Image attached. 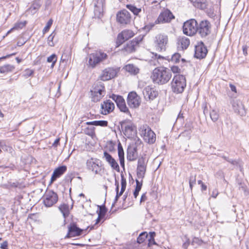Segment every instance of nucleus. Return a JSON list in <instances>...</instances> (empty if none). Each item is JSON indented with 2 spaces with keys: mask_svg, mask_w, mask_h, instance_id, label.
I'll use <instances>...</instances> for the list:
<instances>
[{
  "mask_svg": "<svg viewBox=\"0 0 249 249\" xmlns=\"http://www.w3.org/2000/svg\"><path fill=\"white\" fill-rule=\"evenodd\" d=\"M190 243V240L189 239H187L186 242L183 243V244L182 245V247L184 249H187L188 246H189Z\"/></svg>",
  "mask_w": 249,
  "mask_h": 249,
  "instance_id": "obj_58",
  "label": "nucleus"
},
{
  "mask_svg": "<svg viewBox=\"0 0 249 249\" xmlns=\"http://www.w3.org/2000/svg\"><path fill=\"white\" fill-rule=\"evenodd\" d=\"M218 195V192L216 189H215L213 191L211 196L213 198H216Z\"/></svg>",
  "mask_w": 249,
  "mask_h": 249,
  "instance_id": "obj_59",
  "label": "nucleus"
},
{
  "mask_svg": "<svg viewBox=\"0 0 249 249\" xmlns=\"http://www.w3.org/2000/svg\"><path fill=\"white\" fill-rule=\"evenodd\" d=\"M87 168L96 174H98L101 170V162L99 160L95 158H91L87 161Z\"/></svg>",
  "mask_w": 249,
  "mask_h": 249,
  "instance_id": "obj_11",
  "label": "nucleus"
},
{
  "mask_svg": "<svg viewBox=\"0 0 249 249\" xmlns=\"http://www.w3.org/2000/svg\"><path fill=\"white\" fill-rule=\"evenodd\" d=\"M193 5L200 9H205L207 8L208 3L206 0H189Z\"/></svg>",
  "mask_w": 249,
  "mask_h": 249,
  "instance_id": "obj_28",
  "label": "nucleus"
},
{
  "mask_svg": "<svg viewBox=\"0 0 249 249\" xmlns=\"http://www.w3.org/2000/svg\"><path fill=\"white\" fill-rule=\"evenodd\" d=\"M92 100L94 102L99 101L106 94L104 85L101 82L93 84L90 90Z\"/></svg>",
  "mask_w": 249,
  "mask_h": 249,
  "instance_id": "obj_3",
  "label": "nucleus"
},
{
  "mask_svg": "<svg viewBox=\"0 0 249 249\" xmlns=\"http://www.w3.org/2000/svg\"><path fill=\"white\" fill-rule=\"evenodd\" d=\"M108 122L107 121H94V125L106 126L107 125Z\"/></svg>",
  "mask_w": 249,
  "mask_h": 249,
  "instance_id": "obj_50",
  "label": "nucleus"
},
{
  "mask_svg": "<svg viewBox=\"0 0 249 249\" xmlns=\"http://www.w3.org/2000/svg\"><path fill=\"white\" fill-rule=\"evenodd\" d=\"M142 40V37L135 38L131 42L127 43L124 47V51L127 53H131L135 51L137 46Z\"/></svg>",
  "mask_w": 249,
  "mask_h": 249,
  "instance_id": "obj_25",
  "label": "nucleus"
},
{
  "mask_svg": "<svg viewBox=\"0 0 249 249\" xmlns=\"http://www.w3.org/2000/svg\"><path fill=\"white\" fill-rule=\"evenodd\" d=\"M210 115L213 122H216L219 118L218 111L216 109H213L210 113Z\"/></svg>",
  "mask_w": 249,
  "mask_h": 249,
  "instance_id": "obj_40",
  "label": "nucleus"
},
{
  "mask_svg": "<svg viewBox=\"0 0 249 249\" xmlns=\"http://www.w3.org/2000/svg\"><path fill=\"white\" fill-rule=\"evenodd\" d=\"M15 69L13 65L7 64L0 67V72L1 73L12 71Z\"/></svg>",
  "mask_w": 249,
  "mask_h": 249,
  "instance_id": "obj_34",
  "label": "nucleus"
},
{
  "mask_svg": "<svg viewBox=\"0 0 249 249\" xmlns=\"http://www.w3.org/2000/svg\"><path fill=\"white\" fill-rule=\"evenodd\" d=\"M139 131L141 136L146 142L149 144H153L156 141V136L155 133L147 125L145 124L141 126Z\"/></svg>",
  "mask_w": 249,
  "mask_h": 249,
  "instance_id": "obj_6",
  "label": "nucleus"
},
{
  "mask_svg": "<svg viewBox=\"0 0 249 249\" xmlns=\"http://www.w3.org/2000/svg\"><path fill=\"white\" fill-rule=\"evenodd\" d=\"M99 207L100 210L99 212H97L99 218H103L107 213V209L104 206H101Z\"/></svg>",
  "mask_w": 249,
  "mask_h": 249,
  "instance_id": "obj_44",
  "label": "nucleus"
},
{
  "mask_svg": "<svg viewBox=\"0 0 249 249\" xmlns=\"http://www.w3.org/2000/svg\"><path fill=\"white\" fill-rule=\"evenodd\" d=\"M178 48L179 50L186 49L190 44V40L188 37L180 36L178 39Z\"/></svg>",
  "mask_w": 249,
  "mask_h": 249,
  "instance_id": "obj_27",
  "label": "nucleus"
},
{
  "mask_svg": "<svg viewBox=\"0 0 249 249\" xmlns=\"http://www.w3.org/2000/svg\"><path fill=\"white\" fill-rule=\"evenodd\" d=\"M203 243V241L202 240L196 237H194L193 238L192 241L191 242V244L193 246L196 245L197 246H201Z\"/></svg>",
  "mask_w": 249,
  "mask_h": 249,
  "instance_id": "obj_45",
  "label": "nucleus"
},
{
  "mask_svg": "<svg viewBox=\"0 0 249 249\" xmlns=\"http://www.w3.org/2000/svg\"><path fill=\"white\" fill-rule=\"evenodd\" d=\"M52 24H53V20L52 19H50L48 21V22L46 24V25L45 26V27L44 28V29L43 30V34H45L46 32H47L49 30Z\"/></svg>",
  "mask_w": 249,
  "mask_h": 249,
  "instance_id": "obj_51",
  "label": "nucleus"
},
{
  "mask_svg": "<svg viewBox=\"0 0 249 249\" xmlns=\"http://www.w3.org/2000/svg\"><path fill=\"white\" fill-rule=\"evenodd\" d=\"M83 230L79 228L76 225L71 224L68 228V232L65 238L75 237L81 234Z\"/></svg>",
  "mask_w": 249,
  "mask_h": 249,
  "instance_id": "obj_22",
  "label": "nucleus"
},
{
  "mask_svg": "<svg viewBox=\"0 0 249 249\" xmlns=\"http://www.w3.org/2000/svg\"><path fill=\"white\" fill-rule=\"evenodd\" d=\"M114 103L110 100H107L101 104V113L106 115L112 111L114 108Z\"/></svg>",
  "mask_w": 249,
  "mask_h": 249,
  "instance_id": "obj_24",
  "label": "nucleus"
},
{
  "mask_svg": "<svg viewBox=\"0 0 249 249\" xmlns=\"http://www.w3.org/2000/svg\"><path fill=\"white\" fill-rule=\"evenodd\" d=\"M116 185H117L116 188V196L114 200V203H116V202L118 201V198L119 197L123 195L124 191H122V190L120 191V192H119V183L116 182Z\"/></svg>",
  "mask_w": 249,
  "mask_h": 249,
  "instance_id": "obj_49",
  "label": "nucleus"
},
{
  "mask_svg": "<svg viewBox=\"0 0 249 249\" xmlns=\"http://www.w3.org/2000/svg\"><path fill=\"white\" fill-rule=\"evenodd\" d=\"M105 4V0H95L94 13L95 17L100 18L102 16Z\"/></svg>",
  "mask_w": 249,
  "mask_h": 249,
  "instance_id": "obj_17",
  "label": "nucleus"
},
{
  "mask_svg": "<svg viewBox=\"0 0 249 249\" xmlns=\"http://www.w3.org/2000/svg\"><path fill=\"white\" fill-rule=\"evenodd\" d=\"M147 199V197L145 194H143L141 196L140 203L145 201Z\"/></svg>",
  "mask_w": 249,
  "mask_h": 249,
  "instance_id": "obj_62",
  "label": "nucleus"
},
{
  "mask_svg": "<svg viewBox=\"0 0 249 249\" xmlns=\"http://www.w3.org/2000/svg\"><path fill=\"white\" fill-rule=\"evenodd\" d=\"M124 69L131 74L136 75L139 72V69L133 64H127L125 66Z\"/></svg>",
  "mask_w": 249,
  "mask_h": 249,
  "instance_id": "obj_31",
  "label": "nucleus"
},
{
  "mask_svg": "<svg viewBox=\"0 0 249 249\" xmlns=\"http://www.w3.org/2000/svg\"><path fill=\"white\" fill-rule=\"evenodd\" d=\"M130 13L126 10H123L117 15L118 21L122 24H126L130 21Z\"/></svg>",
  "mask_w": 249,
  "mask_h": 249,
  "instance_id": "obj_20",
  "label": "nucleus"
},
{
  "mask_svg": "<svg viewBox=\"0 0 249 249\" xmlns=\"http://www.w3.org/2000/svg\"><path fill=\"white\" fill-rule=\"evenodd\" d=\"M143 94L145 99L148 101L154 99L157 96L158 93L150 86H147L144 89Z\"/></svg>",
  "mask_w": 249,
  "mask_h": 249,
  "instance_id": "obj_21",
  "label": "nucleus"
},
{
  "mask_svg": "<svg viewBox=\"0 0 249 249\" xmlns=\"http://www.w3.org/2000/svg\"><path fill=\"white\" fill-rule=\"evenodd\" d=\"M141 180H139V179L136 180V188L138 189H141L142 184V179H140Z\"/></svg>",
  "mask_w": 249,
  "mask_h": 249,
  "instance_id": "obj_55",
  "label": "nucleus"
},
{
  "mask_svg": "<svg viewBox=\"0 0 249 249\" xmlns=\"http://www.w3.org/2000/svg\"><path fill=\"white\" fill-rule=\"evenodd\" d=\"M126 186V179L124 178L123 176L121 177V189L122 191H124L125 190Z\"/></svg>",
  "mask_w": 249,
  "mask_h": 249,
  "instance_id": "obj_52",
  "label": "nucleus"
},
{
  "mask_svg": "<svg viewBox=\"0 0 249 249\" xmlns=\"http://www.w3.org/2000/svg\"><path fill=\"white\" fill-rule=\"evenodd\" d=\"M172 77L170 70L165 67H159L155 69L151 78L153 81L159 84H164L167 83Z\"/></svg>",
  "mask_w": 249,
  "mask_h": 249,
  "instance_id": "obj_1",
  "label": "nucleus"
},
{
  "mask_svg": "<svg viewBox=\"0 0 249 249\" xmlns=\"http://www.w3.org/2000/svg\"><path fill=\"white\" fill-rule=\"evenodd\" d=\"M245 245L247 249H249V237L247 239L245 242Z\"/></svg>",
  "mask_w": 249,
  "mask_h": 249,
  "instance_id": "obj_64",
  "label": "nucleus"
},
{
  "mask_svg": "<svg viewBox=\"0 0 249 249\" xmlns=\"http://www.w3.org/2000/svg\"><path fill=\"white\" fill-rule=\"evenodd\" d=\"M185 130L181 133V135L183 136H187L189 138L191 137V134L193 127L190 124H186L185 125Z\"/></svg>",
  "mask_w": 249,
  "mask_h": 249,
  "instance_id": "obj_37",
  "label": "nucleus"
},
{
  "mask_svg": "<svg viewBox=\"0 0 249 249\" xmlns=\"http://www.w3.org/2000/svg\"><path fill=\"white\" fill-rule=\"evenodd\" d=\"M141 103L140 97L135 92H130L127 96V104L132 108H136L139 106Z\"/></svg>",
  "mask_w": 249,
  "mask_h": 249,
  "instance_id": "obj_14",
  "label": "nucleus"
},
{
  "mask_svg": "<svg viewBox=\"0 0 249 249\" xmlns=\"http://www.w3.org/2000/svg\"><path fill=\"white\" fill-rule=\"evenodd\" d=\"M180 55L178 53H175L172 55L170 61L172 62L177 63L179 62L180 58Z\"/></svg>",
  "mask_w": 249,
  "mask_h": 249,
  "instance_id": "obj_46",
  "label": "nucleus"
},
{
  "mask_svg": "<svg viewBox=\"0 0 249 249\" xmlns=\"http://www.w3.org/2000/svg\"><path fill=\"white\" fill-rule=\"evenodd\" d=\"M135 33L131 30H124L117 36L116 43L118 46L123 44L124 41L132 37Z\"/></svg>",
  "mask_w": 249,
  "mask_h": 249,
  "instance_id": "obj_13",
  "label": "nucleus"
},
{
  "mask_svg": "<svg viewBox=\"0 0 249 249\" xmlns=\"http://www.w3.org/2000/svg\"><path fill=\"white\" fill-rule=\"evenodd\" d=\"M59 209L63 214L64 218L69 215V211L68 205L65 204H62L59 206Z\"/></svg>",
  "mask_w": 249,
  "mask_h": 249,
  "instance_id": "obj_35",
  "label": "nucleus"
},
{
  "mask_svg": "<svg viewBox=\"0 0 249 249\" xmlns=\"http://www.w3.org/2000/svg\"><path fill=\"white\" fill-rule=\"evenodd\" d=\"M40 6V3L39 0H36L28 9V11L31 13V14H34L36 12V10L39 8Z\"/></svg>",
  "mask_w": 249,
  "mask_h": 249,
  "instance_id": "obj_32",
  "label": "nucleus"
},
{
  "mask_svg": "<svg viewBox=\"0 0 249 249\" xmlns=\"http://www.w3.org/2000/svg\"><path fill=\"white\" fill-rule=\"evenodd\" d=\"M12 152V148L7 145L4 142H0V152L2 151Z\"/></svg>",
  "mask_w": 249,
  "mask_h": 249,
  "instance_id": "obj_42",
  "label": "nucleus"
},
{
  "mask_svg": "<svg viewBox=\"0 0 249 249\" xmlns=\"http://www.w3.org/2000/svg\"><path fill=\"white\" fill-rule=\"evenodd\" d=\"M124 127L123 132L124 135L128 138H132L136 134V129L134 124L131 123L124 124L122 126Z\"/></svg>",
  "mask_w": 249,
  "mask_h": 249,
  "instance_id": "obj_19",
  "label": "nucleus"
},
{
  "mask_svg": "<svg viewBox=\"0 0 249 249\" xmlns=\"http://www.w3.org/2000/svg\"><path fill=\"white\" fill-rule=\"evenodd\" d=\"M111 98L115 102L121 111L126 113L129 116H131L128 108L125 105V101L121 96L112 94Z\"/></svg>",
  "mask_w": 249,
  "mask_h": 249,
  "instance_id": "obj_10",
  "label": "nucleus"
},
{
  "mask_svg": "<svg viewBox=\"0 0 249 249\" xmlns=\"http://www.w3.org/2000/svg\"><path fill=\"white\" fill-rule=\"evenodd\" d=\"M34 73V71L29 69H26L23 72L22 76L27 78Z\"/></svg>",
  "mask_w": 249,
  "mask_h": 249,
  "instance_id": "obj_48",
  "label": "nucleus"
},
{
  "mask_svg": "<svg viewBox=\"0 0 249 249\" xmlns=\"http://www.w3.org/2000/svg\"><path fill=\"white\" fill-rule=\"evenodd\" d=\"M140 190H141V189L135 188V191L133 193V195L135 198H136L137 196H138Z\"/></svg>",
  "mask_w": 249,
  "mask_h": 249,
  "instance_id": "obj_61",
  "label": "nucleus"
},
{
  "mask_svg": "<svg viewBox=\"0 0 249 249\" xmlns=\"http://www.w3.org/2000/svg\"><path fill=\"white\" fill-rule=\"evenodd\" d=\"M59 141H60V139L59 138L56 139L54 141V142H53V145L54 147H57L58 146V145L59 144Z\"/></svg>",
  "mask_w": 249,
  "mask_h": 249,
  "instance_id": "obj_63",
  "label": "nucleus"
},
{
  "mask_svg": "<svg viewBox=\"0 0 249 249\" xmlns=\"http://www.w3.org/2000/svg\"><path fill=\"white\" fill-rule=\"evenodd\" d=\"M67 170V166L65 165L61 166L56 168L51 177V182L54 181L57 178L62 175Z\"/></svg>",
  "mask_w": 249,
  "mask_h": 249,
  "instance_id": "obj_26",
  "label": "nucleus"
},
{
  "mask_svg": "<svg viewBox=\"0 0 249 249\" xmlns=\"http://www.w3.org/2000/svg\"><path fill=\"white\" fill-rule=\"evenodd\" d=\"M156 235L155 232H150L149 235H148V246L150 247L153 245H156V243L155 241L154 237Z\"/></svg>",
  "mask_w": 249,
  "mask_h": 249,
  "instance_id": "obj_38",
  "label": "nucleus"
},
{
  "mask_svg": "<svg viewBox=\"0 0 249 249\" xmlns=\"http://www.w3.org/2000/svg\"><path fill=\"white\" fill-rule=\"evenodd\" d=\"M242 50L243 54L246 56L248 54V47L247 45H243L242 46Z\"/></svg>",
  "mask_w": 249,
  "mask_h": 249,
  "instance_id": "obj_60",
  "label": "nucleus"
},
{
  "mask_svg": "<svg viewBox=\"0 0 249 249\" xmlns=\"http://www.w3.org/2000/svg\"><path fill=\"white\" fill-rule=\"evenodd\" d=\"M169 42L168 36L165 34H158L154 39L155 49L159 52L165 51Z\"/></svg>",
  "mask_w": 249,
  "mask_h": 249,
  "instance_id": "obj_4",
  "label": "nucleus"
},
{
  "mask_svg": "<svg viewBox=\"0 0 249 249\" xmlns=\"http://www.w3.org/2000/svg\"><path fill=\"white\" fill-rule=\"evenodd\" d=\"M26 21L24 22H18L14 24V26L9 31H8L7 34H9L12 31L15 30H19L22 29L26 25Z\"/></svg>",
  "mask_w": 249,
  "mask_h": 249,
  "instance_id": "obj_36",
  "label": "nucleus"
},
{
  "mask_svg": "<svg viewBox=\"0 0 249 249\" xmlns=\"http://www.w3.org/2000/svg\"><path fill=\"white\" fill-rule=\"evenodd\" d=\"M196 177L191 176L190 177V180H189V185H190V188L191 190H192L193 185L196 184Z\"/></svg>",
  "mask_w": 249,
  "mask_h": 249,
  "instance_id": "obj_53",
  "label": "nucleus"
},
{
  "mask_svg": "<svg viewBox=\"0 0 249 249\" xmlns=\"http://www.w3.org/2000/svg\"><path fill=\"white\" fill-rule=\"evenodd\" d=\"M103 158H104L106 161L109 164L113 169H114L117 171H119V166L116 161V160L107 151L104 152Z\"/></svg>",
  "mask_w": 249,
  "mask_h": 249,
  "instance_id": "obj_23",
  "label": "nucleus"
},
{
  "mask_svg": "<svg viewBox=\"0 0 249 249\" xmlns=\"http://www.w3.org/2000/svg\"><path fill=\"white\" fill-rule=\"evenodd\" d=\"M56 35V33L54 31H53L48 37L47 39V43L49 46L51 47H53L54 46L55 43L53 42V40L54 36Z\"/></svg>",
  "mask_w": 249,
  "mask_h": 249,
  "instance_id": "obj_41",
  "label": "nucleus"
},
{
  "mask_svg": "<svg viewBox=\"0 0 249 249\" xmlns=\"http://www.w3.org/2000/svg\"><path fill=\"white\" fill-rule=\"evenodd\" d=\"M231 104L234 111L241 116H244L246 114V110L242 103L238 99H233L231 101Z\"/></svg>",
  "mask_w": 249,
  "mask_h": 249,
  "instance_id": "obj_16",
  "label": "nucleus"
},
{
  "mask_svg": "<svg viewBox=\"0 0 249 249\" xmlns=\"http://www.w3.org/2000/svg\"><path fill=\"white\" fill-rule=\"evenodd\" d=\"M57 61V57L55 54H53L47 58L48 62H52V66L53 67Z\"/></svg>",
  "mask_w": 249,
  "mask_h": 249,
  "instance_id": "obj_47",
  "label": "nucleus"
},
{
  "mask_svg": "<svg viewBox=\"0 0 249 249\" xmlns=\"http://www.w3.org/2000/svg\"><path fill=\"white\" fill-rule=\"evenodd\" d=\"M117 73V71L116 69L113 68H107L102 71L99 78L100 80L106 81L109 80L115 77Z\"/></svg>",
  "mask_w": 249,
  "mask_h": 249,
  "instance_id": "obj_12",
  "label": "nucleus"
},
{
  "mask_svg": "<svg viewBox=\"0 0 249 249\" xmlns=\"http://www.w3.org/2000/svg\"><path fill=\"white\" fill-rule=\"evenodd\" d=\"M174 18L172 13L168 9L162 12L159 15L157 19L155 21L156 24L170 22L171 19Z\"/></svg>",
  "mask_w": 249,
  "mask_h": 249,
  "instance_id": "obj_15",
  "label": "nucleus"
},
{
  "mask_svg": "<svg viewBox=\"0 0 249 249\" xmlns=\"http://www.w3.org/2000/svg\"><path fill=\"white\" fill-rule=\"evenodd\" d=\"M148 237V234L146 232H142L137 238V242L139 244L143 243Z\"/></svg>",
  "mask_w": 249,
  "mask_h": 249,
  "instance_id": "obj_43",
  "label": "nucleus"
},
{
  "mask_svg": "<svg viewBox=\"0 0 249 249\" xmlns=\"http://www.w3.org/2000/svg\"><path fill=\"white\" fill-rule=\"evenodd\" d=\"M171 71L174 73H178L179 72L180 69L178 66H173L171 67Z\"/></svg>",
  "mask_w": 249,
  "mask_h": 249,
  "instance_id": "obj_57",
  "label": "nucleus"
},
{
  "mask_svg": "<svg viewBox=\"0 0 249 249\" xmlns=\"http://www.w3.org/2000/svg\"><path fill=\"white\" fill-rule=\"evenodd\" d=\"M197 23L194 19H191L184 23L183 26V33L187 36H191L197 32Z\"/></svg>",
  "mask_w": 249,
  "mask_h": 249,
  "instance_id": "obj_7",
  "label": "nucleus"
},
{
  "mask_svg": "<svg viewBox=\"0 0 249 249\" xmlns=\"http://www.w3.org/2000/svg\"><path fill=\"white\" fill-rule=\"evenodd\" d=\"M211 25L208 20H202L197 25V32L202 37H205L211 33Z\"/></svg>",
  "mask_w": 249,
  "mask_h": 249,
  "instance_id": "obj_9",
  "label": "nucleus"
},
{
  "mask_svg": "<svg viewBox=\"0 0 249 249\" xmlns=\"http://www.w3.org/2000/svg\"><path fill=\"white\" fill-rule=\"evenodd\" d=\"M142 166H146L145 159L143 158H140L138 160L137 166L142 167Z\"/></svg>",
  "mask_w": 249,
  "mask_h": 249,
  "instance_id": "obj_54",
  "label": "nucleus"
},
{
  "mask_svg": "<svg viewBox=\"0 0 249 249\" xmlns=\"http://www.w3.org/2000/svg\"><path fill=\"white\" fill-rule=\"evenodd\" d=\"M137 157L136 150L135 148L129 147L127 151V159L129 161L135 160Z\"/></svg>",
  "mask_w": 249,
  "mask_h": 249,
  "instance_id": "obj_29",
  "label": "nucleus"
},
{
  "mask_svg": "<svg viewBox=\"0 0 249 249\" xmlns=\"http://www.w3.org/2000/svg\"><path fill=\"white\" fill-rule=\"evenodd\" d=\"M8 242L7 241H4L0 244V248L1 249H8Z\"/></svg>",
  "mask_w": 249,
  "mask_h": 249,
  "instance_id": "obj_56",
  "label": "nucleus"
},
{
  "mask_svg": "<svg viewBox=\"0 0 249 249\" xmlns=\"http://www.w3.org/2000/svg\"><path fill=\"white\" fill-rule=\"evenodd\" d=\"M43 199L44 205L47 207H50L57 201V195L54 192L49 190L43 196Z\"/></svg>",
  "mask_w": 249,
  "mask_h": 249,
  "instance_id": "obj_8",
  "label": "nucleus"
},
{
  "mask_svg": "<svg viewBox=\"0 0 249 249\" xmlns=\"http://www.w3.org/2000/svg\"><path fill=\"white\" fill-rule=\"evenodd\" d=\"M118 157L120 160L121 166L124 168V152L123 147L120 142L118 144Z\"/></svg>",
  "mask_w": 249,
  "mask_h": 249,
  "instance_id": "obj_30",
  "label": "nucleus"
},
{
  "mask_svg": "<svg viewBox=\"0 0 249 249\" xmlns=\"http://www.w3.org/2000/svg\"><path fill=\"white\" fill-rule=\"evenodd\" d=\"M146 166H142V167L137 166V174L138 178L139 179H142L144 178L146 171Z\"/></svg>",
  "mask_w": 249,
  "mask_h": 249,
  "instance_id": "obj_33",
  "label": "nucleus"
},
{
  "mask_svg": "<svg viewBox=\"0 0 249 249\" xmlns=\"http://www.w3.org/2000/svg\"><path fill=\"white\" fill-rule=\"evenodd\" d=\"M108 55L102 51H96L89 54L88 65L91 68H95L97 65L107 59Z\"/></svg>",
  "mask_w": 249,
  "mask_h": 249,
  "instance_id": "obj_2",
  "label": "nucleus"
},
{
  "mask_svg": "<svg viewBox=\"0 0 249 249\" xmlns=\"http://www.w3.org/2000/svg\"><path fill=\"white\" fill-rule=\"evenodd\" d=\"M207 49L202 42H200L196 46L195 56L197 58H204L207 53Z\"/></svg>",
  "mask_w": 249,
  "mask_h": 249,
  "instance_id": "obj_18",
  "label": "nucleus"
},
{
  "mask_svg": "<svg viewBox=\"0 0 249 249\" xmlns=\"http://www.w3.org/2000/svg\"><path fill=\"white\" fill-rule=\"evenodd\" d=\"M126 7L130 10L134 15H138L141 12L142 9L138 8L131 4H127Z\"/></svg>",
  "mask_w": 249,
  "mask_h": 249,
  "instance_id": "obj_39",
  "label": "nucleus"
},
{
  "mask_svg": "<svg viewBox=\"0 0 249 249\" xmlns=\"http://www.w3.org/2000/svg\"><path fill=\"white\" fill-rule=\"evenodd\" d=\"M171 86L174 92L182 93L186 86L185 77L182 75H175L172 81Z\"/></svg>",
  "mask_w": 249,
  "mask_h": 249,
  "instance_id": "obj_5",
  "label": "nucleus"
}]
</instances>
